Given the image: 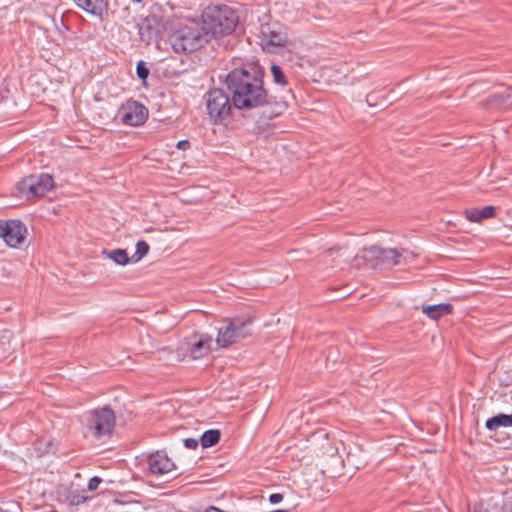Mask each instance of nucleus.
Listing matches in <instances>:
<instances>
[{
	"mask_svg": "<svg viewBox=\"0 0 512 512\" xmlns=\"http://www.w3.org/2000/svg\"><path fill=\"white\" fill-rule=\"evenodd\" d=\"M19 186L22 193H27L31 196H43L54 187V181L51 175L41 173L25 178L20 182Z\"/></svg>",
	"mask_w": 512,
	"mask_h": 512,
	"instance_id": "nucleus-9",
	"label": "nucleus"
},
{
	"mask_svg": "<svg viewBox=\"0 0 512 512\" xmlns=\"http://www.w3.org/2000/svg\"><path fill=\"white\" fill-rule=\"evenodd\" d=\"M479 105L489 111H504L512 107V87L489 95Z\"/></svg>",
	"mask_w": 512,
	"mask_h": 512,
	"instance_id": "nucleus-11",
	"label": "nucleus"
},
{
	"mask_svg": "<svg viewBox=\"0 0 512 512\" xmlns=\"http://www.w3.org/2000/svg\"><path fill=\"white\" fill-rule=\"evenodd\" d=\"M271 74L273 77V81L276 84L281 85V86L287 85L288 82H287L286 76L279 65L273 64L271 66Z\"/></svg>",
	"mask_w": 512,
	"mask_h": 512,
	"instance_id": "nucleus-22",
	"label": "nucleus"
},
{
	"mask_svg": "<svg viewBox=\"0 0 512 512\" xmlns=\"http://www.w3.org/2000/svg\"><path fill=\"white\" fill-rule=\"evenodd\" d=\"M264 72L255 64L243 65L230 71L225 78L233 106L239 110L251 111L273 104L264 88Z\"/></svg>",
	"mask_w": 512,
	"mask_h": 512,
	"instance_id": "nucleus-1",
	"label": "nucleus"
},
{
	"mask_svg": "<svg viewBox=\"0 0 512 512\" xmlns=\"http://www.w3.org/2000/svg\"><path fill=\"white\" fill-rule=\"evenodd\" d=\"M109 259L113 260L118 265H126L129 263L127 252L123 249H115L107 253Z\"/></svg>",
	"mask_w": 512,
	"mask_h": 512,
	"instance_id": "nucleus-21",
	"label": "nucleus"
},
{
	"mask_svg": "<svg viewBox=\"0 0 512 512\" xmlns=\"http://www.w3.org/2000/svg\"><path fill=\"white\" fill-rule=\"evenodd\" d=\"M157 24V17L155 15L147 16L139 24V35L142 41L149 42L156 34L155 25Z\"/></svg>",
	"mask_w": 512,
	"mask_h": 512,
	"instance_id": "nucleus-16",
	"label": "nucleus"
},
{
	"mask_svg": "<svg viewBox=\"0 0 512 512\" xmlns=\"http://www.w3.org/2000/svg\"><path fill=\"white\" fill-rule=\"evenodd\" d=\"M199 441L195 438H186L184 440V445L188 449H196L198 447Z\"/></svg>",
	"mask_w": 512,
	"mask_h": 512,
	"instance_id": "nucleus-30",
	"label": "nucleus"
},
{
	"mask_svg": "<svg viewBox=\"0 0 512 512\" xmlns=\"http://www.w3.org/2000/svg\"><path fill=\"white\" fill-rule=\"evenodd\" d=\"M9 227V221H0V237H4L5 229Z\"/></svg>",
	"mask_w": 512,
	"mask_h": 512,
	"instance_id": "nucleus-32",
	"label": "nucleus"
},
{
	"mask_svg": "<svg viewBox=\"0 0 512 512\" xmlns=\"http://www.w3.org/2000/svg\"><path fill=\"white\" fill-rule=\"evenodd\" d=\"M206 36L203 27L192 23L172 33L169 42L176 53L193 52L208 41Z\"/></svg>",
	"mask_w": 512,
	"mask_h": 512,
	"instance_id": "nucleus-3",
	"label": "nucleus"
},
{
	"mask_svg": "<svg viewBox=\"0 0 512 512\" xmlns=\"http://www.w3.org/2000/svg\"><path fill=\"white\" fill-rule=\"evenodd\" d=\"M220 437H221V433L219 430L210 429V430L205 431L202 434V436L200 438V443H201L202 447H204V448L211 447L219 442Z\"/></svg>",
	"mask_w": 512,
	"mask_h": 512,
	"instance_id": "nucleus-20",
	"label": "nucleus"
},
{
	"mask_svg": "<svg viewBox=\"0 0 512 512\" xmlns=\"http://www.w3.org/2000/svg\"><path fill=\"white\" fill-rule=\"evenodd\" d=\"M273 113H274L275 115H277V114H279V113H280V111H273Z\"/></svg>",
	"mask_w": 512,
	"mask_h": 512,
	"instance_id": "nucleus-38",
	"label": "nucleus"
},
{
	"mask_svg": "<svg viewBox=\"0 0 512 512\" xmlns=\"http://www.w3.org/2000/svg\"><path fill=\"white\" fill-rule=\"evenodd\" d=\"M122 123L129 126H139L148 118V109L137 101H128L121 107Z\"/></svg>",
	"mask_w": 512,
	"mask_h": 512,
	"instance_id": "nucleus-10",
	"label": "nucleus"
},
{
	"mask_svg": "<svg viewBox=\"0 0 512 512\" xmlns=\"http://www.w3.org/2000/svg\"><path fill=\"white\" fill-rule=\"evenodd\" d=\"M10 338L11 335L9 333L3 334L0 337V357L7 352L10 344Z\"/></svg>",
	"mask_w": 512,
	"mask_h": 512,
	"instance_id": "nucleus-26",
	"label": "nucleus"
},
{
	"mask_svg": "<svg viewBox=\"0 0 512 512\" xmlns=\"http://www.w3.org/2000/svg\"><path fill=\"white\" fill-rule=\"evenodd\" d=\"M204 512H226V511H223L215 506H210Z\"/></svg>",
	"mask_w": 512,
	"mask_h": 512,
	"instance_id": "nucleus-34",
	"label": "nucleus"
},
{
	"mask_svg": "<svg viewBox=\"0 0 512 512\" xmlns=\"http://www.w3.org/2000/svg\"><path fill=\"white\" fill-rule=\"evenodd\" d=\"M346 254H347L346 250H344L342 248H339V249L332 248L326 252L325 257L331 258V266L332 267H339L340 269H343L342 263L346 262L350 257V255H346Z\"/></svg>",
	"mask_w": 512,
	"mask_h": 512,
	"instance_id": "nucleus-19",
	"label": "nucleus"
},
{
	"mask_svg": "<svg viewBox=\"0 0 512 512\" xmlns=\"http://www.w3.org/2000/svg\"><path fill=\"white\" fill-rule=\"evenodd\" d=\"M176 146L178 149L186 150L190 147V143L188 140H181L177 143Z\"/></svg>",
	"mask_w": 512,
	"mask_h": 512,
	"instance_id": "nucleus-33",
	"label": "nucleus"
},
{
	"mask_svg": "<svg viewBox=\"0 0 512 512\" xmlns=\"http://www.w3.org/2000/svg\"><path fill=\"white\" fill-rule=\"evenodd\" d=\"M261 45L268 52H275V48L284 47L288 37L276 23H265L261 25Z\"/></svg>",
	"mask_w": 512,
	"mask_h": 512,
	"instance_id": "nucleus-8",
	"label": "nucleus"
},
{
	"mask_svg": "<svg viewBox=\"0 0 512 512\" xmlns=\"http://www.w3.org/2000/svg\"><path fill=\"white\" fill-rule=\"evenodd\" d=\"M485 427L491 432H496L500 427H512V414L498 413L485 422Z\"/></svg>",
	"mask_w": 512,
	"mask_h": 512,
	"instance_id": "nucleus-18",
	"label": "nucleus"
},
{
	"mask_svg": "<svg viewBox=\"0 0 512 512\" xmlns=\"http://www.w3.org/2000/svg\"><path fill=\"white\" fill-rule=\"evenodd\" d=\"M363 260L370 263L371 267L377 268H392L401 264L403 255L392 248H381L379 246H371L363 249ZM406 256H404V259Z\"/></svg>",
	"mask_w": 512,
	"mask_h": 512,
	"instance_id": "nucleus-6",
	"label": "nucleus"
},
{
	"mask_svg": "<svg viewBox=\"0 0 512 512\" xmlns=\"http://www.w3.org/2000/svg\"><path fill=\"white\" fill-rule=\"evenodd\" d=\"M149 252V245L144 240H139L136 244V252L134 257L136 256L135 261H139L143 256H145Z\"/></svg>",
	"mask_w": 512,
	"mask_h": 512,
	"instance_id": "nucleus-23",
	"label": "nucleus"
},
{
	"mask_svg": "<svg viewBox=\"0 0 512 512\" xmlns=\"http://www.w3.org/2000/svg\"><path fill=\"white\" fill-rule=\"evenodd\" d=\"M408 254L411 255L412 257L415 256L413 252H409Z\"/></svg>",
	"mask_w": 512,
	"mask_h": 512,
	"instance_id": "nucleus-39",
	"label": "nucleus"
},
{
	"mask_svg": "<svg viewBox=\"0 0 512 512\" xmlns=\"http://www.w3.org/2000/svg\"><path fill=\"white\" fill-rule=\"evenodd\" d=\"M102 482V479L98 476L92 477L88 482V490L95 491L99 484Z\"/></svg>",
	"mask_w": 512,
	"mask_h": 512,
	"instance_id": "nucleus-29",
	"label": "nucleus"
},
{
	"mask_svg": "<svg viewBox=\"0 0 512 512\" xmlns=\"http://www.w3.org/2000/svg\"><path fill=\"white\" fill-rule=\"evenodd\" d=\"M238 16L229 6L207 7L202 15V27L206 35L213 37L231 34L237 24Z\"/></svg>",
	"mask_w": 512,
	"mask_h": 512,
	"instance_id": "nucleus-2",
	"label": "nucleus"
},
{
	"mask_svg": "<svg viewBox=\"0 0 512 512\" xmlns=\"http://www.w3.org/2000/svg\"><path fill=\"white\" fill-rule=\"evenodd\" d=\"M481 221L483 219H488L494 216L495 207L494 206H485L483 208H479Z\"/></svg>",
	"mask_w": 512,
	"mask_h": 512,
	"instance_id": "nucleus-28",
	"label": "nucleus"
},
{
	"mask_svg": "<svg viewBox=\"0 0 512 512\" xmlns=\"http://www.w3.org/2000/svg\"><path fill=\"white\" fill-rule=\"evenodd\" d=\"M358 258H359L358 256H355L354 259H353L356 262V264H355L356 266L360 265V263H358Z\"/></svg>",
	"mask_w": 512,
	"mask_h": 512,
	"instance_id": "nucleus-36",
	"label": "nucleus"
},
{
	"mask_svg": "<svg viewBox=\"0 0 512 512\" xmlns=\"http://www.w3.org/2000/svg\"><path fill=\"white\" fill-rule=\"evenodd\" d=\"M136 73L137 76L142 80H145L148 77L149 69L145 66V63L143 61L138 62L136 67Z\"/></svg>",
	"mask_w": 512,
	"mask_h": 512,
	"instance_id": "nucleus-27",
	"label": "nucleus"
},
{
	"mask_svg": "<svg viewBox=\"0 0 512 512\" xmlns=\"http://www.w3.org/2000/svg\"><path fill=\"white\" fill-rule=\"evenodd\" d=\"M209 118L215 124L221 123L229 117L232 109L231 95L228 96L222 89L214 88L205 95Z\"/></svg>",
	"mask_w": 512,
	"mask_h": 512,
	"instance_id": "nucleus-5",
	"label": "nucleus"
},
{
	"mask_svg": "<svg viewBox=\"0 0 512 512\" xmlns=\"http://www.w3.org/2000/svg\"><path fill=\"white\" fill-rule=\"evenodd\" d=\"M250 319L240 320L235 319L227 326L219 329L217 336V344L221 347H227L250 334Z\"/></svg>",
	"mask_w": 512,
	"mask_h": 512,
	"instance_id": "nucleus-7",
	"label": "nucleus"
},
{
	"mask_svg": "<svg viewBox=\"0 0 512 512\" xmlns=\"http://www.w3.org/2000/svg\"><path fill=\"white\" fill-rule=\"evenodd\" d=\"M453 306L449 303L422 306V312L433 320L448 315L452 312Z\"/></svg>",
	"mask_w": 512,
	"mask_h": 512,
	"instance_id": "nucleus-17",
	"label": "nucleus"
},
{
	"mask_svg": "<svg viewBox=\"0 0 512 512\" xmlns=\"http://www.w3.org/2000/svg\"><path fill=\"white\" fill-rule=\"evenodd\" d=\"M148 467L151 473L163 475L174 470L175 464L164 452L157 451L148 456Z\"/></svg>",
	"mask_w": 512,
	"mask_h": 512,
	"instance_id": "nucleus-12",
	"label": "nucleus"
},
{
	"mask_svg": "<svg viewBox=\"0 0 512 512\" xmlns=\"http://www.w3.org/2000/svg\"><path fill=\"white\" fill-rule=\"evenodd\" d=\"M75 4L85 12L102 18L108 11V0H73Z\"/></svg>",
	"mask_w": 512,
	"mask_h": 512,
	"instance_id": "nucleus-14",
	"label": "nucleus"
},
{
	"mask_svg": "<svg viewBox=\"0 0 512 512\" xmlns=\"http://www.w3.org/2000/svg\"><path fill=\"white\" fill-rule=\"evenodd\" d=\"M5 230L3 239L8 246L16 248L24 242L27 228L20 220H9V227Z\"/></svg>",
	"mask_w": 512,
	"mask_h": 512,
	"instance_id": "nucleus-13",
	"label": "nucleus"
},
{
	"mask_svg": "<svg viewBox=\"0 0 512 512\" xmlns=\"http://www.w3.org/2000/svg\"><path fill=\"white\" fill-rule=\"evenodd\" d=\"M211 339L200 338L195 342L189 343V355L193 359H200L210 352Z\"/></svg>",
	"mask_w": 512,
	"mask_h": 512,
	"instance_id": "nucleus-15",
	"label": "nucleus"
},
{
	"mask_svg": "<svg viewBox=\"0 0 512 512\" xmlns=\"http://www.w3.org/2000/svg\"><path fill=\"white\" fill-rule=\"evenodd\" d=\"M67 499L71 505H79L86 501V497L79 493L78 490L70 491Z\"/></svg>",
	"mask_w": 512,
	"mask_h": 512,
	"instance_id": "nucleus-24",
	"label": "nucleus"
},
{
	"mask_svg": "<svg viewBox=\"0 0 512 512\" xmlns=\"http://www.w3.org/2000/svg\"><path fill=\"white\" fill-rule=\"evenodd\" d=\"M504 512H512V503L504 509Z\"/></svg>",
	"mask_w": 512,
	"mask_h": 512,
	"instance_id": "nucleus-35",
	"label": "nucleus"
},
{
	"mask_svg": "<svg viewBox=\"0 0 512 512\" xmlns=\"http://www.w3.org/2000/svg\"><path fill=\"white\" fill-rule=\"evenodd\" d=\"M466 218L471 222H480V211L479 208H471L465 211Z\"/></svg>",
	"mask_w": 512,
	"mask_h": 512,
	"instance_id": "nucleus-25",
	"label": "nucleus"
},
{
	"mask_svg": "<svg viewBox=\"0 0 512 512\" xmlns=\"http://www.w3.org/2000/svg\"><path fill=\"white\" fill-rule=\"evenodd\" d=\"M283 500V495L280 494V493H273L270 495L269 497V501L272 503V504H278L280 503L281 501Z\"/></svg>",
	"mask_w": 512,
	"mask_h": 512,
	"instance_id": "nucleus-31",
	"label": "nucleus"
},
{
	"mask_svg": "<svg viewBox=\"0 0 512 512\" xmlns=\"http://www.w3.org/2000/svg\"><path fill=\"white\" fill-rule=\"evenodd\" d=\"M275 107H276V108H283V105H282V104H280V103H275Z\"/></svg>",
	"mask_w": 512,
	"mask_h": 512,
	"instance_id": "nucleus-37",
	"label": "nucleus"
},
{
	"mask_svg": "<svg viewBox=\"0 0 512 512\" xmlns=\"http://www.w3.org/2000/svg\"><path fill=\"white\" fill-rule=\"evenodd\" d=\"M85 436L100 440L113 433L116 417L114 412L108 408L89 411L84 416Z\"/></svg>",
	"mask_w": 512,
	"mask_h": 512,
	"instance_id": "nucleus-4",
	"label": "nucleus"
}]
</instances>
